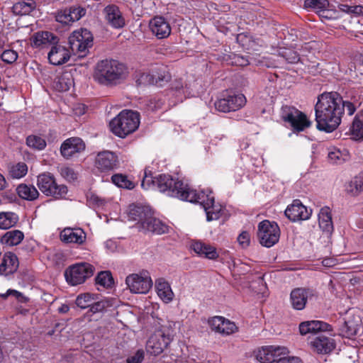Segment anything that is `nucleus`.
I'll list each match as a JSON object with an SVG mask.
<instances>
[{
    "mask_svg": "<svg viewBox=\"0 0 363 363\" xmlns=\"http://www.w3.org/2000/svg\"><path fill=\"white\" fill-rule=\"evenodd\" d=\"M36 7L35 1L23 0L13 4V12L16 15L23 16L30 14Z\"/></svg>",
    "mask_w": 363,
    "mask_h": 363,
    "instance_id": "nucleus-38",
    "label": "nucleus"
},
{
    "mask_svg": "<svg viewBox=\"0 0 363 363\" xmlns=\"http://www.w3.org/2000/svg\"><path fill=\"white\" fill-rule=\"evenodd\" d=\"M112 182L120 188L133 189L135 187V184L131 180L128 179L127 176L122 174H116L111 177Z\"/></svg>",
    "mask_w": 363,
    "mask_h": 363,
    "instance_id": "nucleus-43",
    "label": "nucleus"
},
{
    "mask_svg": "<svg viewBox=\"0 0 363 363\" xmlns=\"http://www.w3.org/2000/svg\"><path fill=\"white\" fill-rule=\"evenodd\" d=\"M141 186L144 189H157L160 192L168 196L178 198L183 201L194 199L193 191L194 189L184 184L178 179L166 174H158L153 177L152 172L147 169H145L144 177L141 182Z\"/></svg>",
    "mask_w": 363,
    "mask_h": 363,
    "instance_id": "nucleus-2",
    "label": "nucleus"
},
{
    "mask_svg": "<svg viewBox=\"0 0 363 363\" xmlns=\"http://www.w3.org/2000/svg\"><path fill=\"white\" fill-rule=\"evenodd\" d=\"M95 267L88 262H79L69 266L65 272L66 281L72 286L83 284L93 276Z\"/></svg>",
    "mask_w": 363,
    "mask_h": 363,
    "instance_id": "nucleus-8",
    "label": "nucleus"
},
{
    "mask_svg": "<svg viewBox=\"0 0 363 363\" xmlns=\"http://www.w3.org/2000/svg\"><path fill=\"white\" fill-rule=\"evenodd\" d=\"M272 357L277 363H280L281 360L289 354V350L283 346L272 345Z\"/></svg>",
    "mask_w": 363,
    "mask_h": 363,
    "instance_id": "nucleus-53",
    "label": "nucleus"
},
{
    "mask_svg": "<svg viewBox=\"0 0 363 363\" xmlns=\"http://www.w3.org/2000/svg\"><path fill=\"white\" fill-rule=\"evenodd\" d=\"M152 210L148 206L131 204L128 209V219L136 221L138 228L141 230L143 224L150 218Z\"/></svg>",
    "mask_w": 363,
    "mask_h": 363,
    "instance_id": "nucleus-22",
    "label": "nucleus"
},
{
    "mask_svg": "<svg viewBox=\"0 0 363 363\" xmlns=\"http://www.w3.org/2000/svg\"><path fill=\"white\" fill-rule=\"evenodd\" d=\"M272 345L264 346L259 349L256 354L257 359L261 363H273Z\"/></svg>",
    "mask_w": 363,
    "mask_h": 363,
    "instance_id": "nucleus-46",
    "label": "nucleus"
},
{
    "mask_svg": "<svg viewBox=\"0 0 363 363\" xmlns=\"http://www.w3.org/2000/svg\"><path fill=\"white\" fill-rule=\"evenodd\" d=\"M96 296L89 293L79 294L76 298V304L81 308H90L93 301L96 300Z\"/></svg>",
    "mask_w": 363,
    "mask_h": 363,
    "instance_id": "nucleus-49",
    "label": "nucleus"
},
{
    "mask_svg": "<svg viewBox=\"0 0 363 363\" xmlns=\"http://www.w3.org/2000/svg\"><path fill=\"white\" fill-rule=\"evenodd\" d=\"M332 326L320 320H308L300 323L299 331L302 335L318 331H331Z\"/></svg>",
    "mask_w": 363,
    "mask_h": 363,
    "instance_id": "nucleus-30",
    "label": "nucleus"
},
{
    "mask_svg": "<svg viewBox=\"0 0 363 363\" xmlns=\"http://www.w3.org/2000/svg\"><path fill=\"white\" fill-rule=\"evenodd\" d=\"M28 172V166L24 162H18L12 165L9 169V175L13 179H21Z\"/></svg>",
    "mask_w": 363,
    "mask_h": 363,
    "instance_id": "nucleus-47",
    "label": "nucleus"
},
{
    "mask_svg": "<svg viewBox=\"0 0 363 363\" xmlns=\"http://www.w3.org/2000/svg\"><path fill=\"white\" fill-rule=\"evenodd\" d=\"M317 128L326 133L334 131L340 124L343 108L337 93H324L315 106Z\"/></svg>",
    "mask_w": 363,
    "mask_h": 363,
    "instance_id": "nucleus-1",
    "label": "nucleus"
},
{
    "mask_svg": "<svg viewBox=\"0 0 363 363\" xmlns=\"http://www.w3.org/2000/svg\"><path fill=\"white\" fill-rule=\"evenodd\" d=\"M312 350L318 354H328L335 347V340L323 334H318L309 342Z\"/></svg>",
    "mask_w": 363,
    "mask_h": 363,
    "instance_id": "nucleus-21",
    "label": "nucleus"
},
{
    "mask_svg": "<svg viewBox=\"0 0 363 363\" xmlns=\"http://www.w3.org/2000/svg\"><path fill=\"white\" fill-rule=\"evenodd\" d=\"M257 236L262 246L271 247L279 240V227L275 222L264 220L258 225Z\"/></svg>",
    "mask_w": 363,
    "mask_h": 363,
    "instance_id": "nucleus-13",
    "label": "nucleus"
},
{
    "mask_svg": "<svg viewBox=\"0 0 363 363\" xmlns=\"http://www.w3.org/2000/svg\"><path fill=\"white\" fill-rule=\"evenodd\" d=\"M319 227L327 235H331L334 227L332 220L330 208L328 206L323 207L318 213Z\"/></svg>",
    "mask_w": 363,
    "mask_h": 363,
    "instance_id": "nucleus-33",
    "label": "nucleus"
},
{
    "mask_svg": "<svg viewBox=\"0 0 363 363\" xmlns=\"http://www.w3.org/2000/svg\"><path fill=\"white\" fill-rule=\"evenodd\" d=\"M280 363H302V361L299 357L286 355L285 358L281 359Z\"/></svg>",
    "mask_w": 363,
    "mask_h": 363,
    "instance_id": "nucleus-63",
    "label": "nucleus"
},
{
    "mask_svg": "<svg viewBox=\"0 0 363 363\" xmlns=\"http://www.w3.org/2000/svg\"><path fill=\"white\" fill-rule=\"evenodd\" d=\"M211 329L223 335H229L238 330L235 323L222 316H215L208 320Z\"/></svg>",
    "mask_w": 363,
    "mask_h": 363,
    "instance_id": "nucleus-20",
    "label": "nucleus"
},
{
    "mask_svg": "<svg viewBox=\"0 0 363 363\" xmlns=\"http://www.w3.org/2000/svg\"><path fill=\"white\" fill-rule=\"evenodd\" d=\"M319 16L320 18L328 20H335L340 18V12L330 9V6L328 8L324 9Z\"/></svg>",
    "mask_w": 363,
    "mask_h": 363,
    "instance_id": "nucleus-56",
    "label": "nucleus"
},
{
    "mask_svg": "<svg viewBox=\"0 0 363 363\" xmlns=\"http://www.w3.org/2000/svg\"><path fill=\"white\" fill-rule=\"evenodd\" d=\"M103 16L107 25L114 29H121L125 26V20L119 7L109 4L103 9Z\"/></svg>",
    "mask_w": 363,
    "mask_h": 363,
    "instance_id": "nucleus-16",
    "label": "nucleus"
},
{
    "mask_svg": "<svg viewBox=\"0 0 363 363\" xmlns=\"http://www.w3.org/2000/svg\"><path fill=\"white\" fill-rule=\"evenodd\" d=\"M128 74V68L124 63L117 60L105 59L96 65L93 78L101 85L115 86L123 83Z\"/></svg>",
    "mask_w": 363,
    "mask_h": 363,
    "instance_id": "nucleus-3",
    "label": "nucleus"
},
{
    "mask_svg": "<svg viewBox=\"0 0 363 363\" xmlns=\"http://www.w3.org/2000/svg\"><path fill=\"white\" fill-rule=\"evenodd\" d=\"M149 28L152 33L157 39L168 38L172 31L169 23L163 16H155L149 23Z\"/></svg>",
    "mask_w": 363,
    "mask_h": 363,
    "instance_id": "nucleus-19",
    "label": "nucleus"
},
{
    "mask_svg": "<svg viewBox=\"0 0 363 363\" xmlns=\"http://www.w3.org/2000/svg\"><path fill=\"white\" fill-rule=\"evenodd\" d=\"M18 195L23 199L33 201L39 196V192L33 185L21 184L16 189Z\"/></svg>",
    "mask_w": 363,
    "mask_h": 363,
    "instance_id": "nucleus-37",
    "label": "nucleus"
},
{
    "mask_svg": "<svg viewBox=\"0 0 363 363\" xmlns=\"http://www.w3.org/2000/svg\"><path fill=\"white\" fill-rule=\"evenodd\" d=\"M48 60L54 65H60L67 62L70 57L69 50L60 45H55L48 52Z\"/></svg>",
    "mask_w": 363,
    "mask_h": 363,
    "instance_id": "nucleus-26",
    "label": "nucleus"
},
{
    "mask_svg": "<svg viewBox=\"0 0 363 363\" xmlns=\"http://www.w3.org/2000/svg\"><path fill=\"white\" fill-rule=\"evenodd\" d=\"M18 53L13 50H5L1 55V59L7 64H12L18 59Z\"/></svg>",
    "mask_w": 363,
    "mask_h": 363,
    "instance_id": "nucleus-54",
    "label": "nucleus"
},
{
    "mask_svg": "<svg viewBox=\"0 0 363 363\" xmlns=\"http://www.w3.org/2000/svg\"><path fill=\"white\" fill-rule=\"evenodd\" d=\"M117 155L111 151L100 152L95 158V167L101 172H110L118 169Z\"/></svg>",
    "mask_w": 363,
    "mask_h": 363,
    "instance_id": "nucleus-15",
    "label": "nucleus"
},
{
    "mask_svg": "<svg viewBox=\"0 0 363 363\" xmlns=\"http://www.w3.org/2000/svg\"><path fill=\"white\" fill-rule=\"evenodd\" d=\"M86 13V9L80 6H72L69 9H62L57 12L55 20L62 25L68 26L79 21Z\"/></svg>",
    "mask_w": 363,
    "mask_h": 363,
    "instance_id": "nucleus-18",
    "label": "nucleus"
},
{
    "mask_svg": "<svg viewBox=\"0 0 363 363\" xmlns=\"http://www.w3.org/2000/svg\"><path fill=\"white\" fill-rule=\"evenodd\" d=\"M18 220V216L13 212H0V229H9L15 226Z\"/></svg>",
    "mask_w": 363,
    "mask_h": 363,
    "instance_id": "nucleus-39",
    "label": "nucleus"
},
{
    "mask_svg": "<svg viewBox=\"0 0 363 363\" xmlns=\"http://www.w3.org/2000/svg\"><path fill=\"white\" fill-rule=\"evenodd\" d=\"M151 67L145 72H138L135 76V83L138 86L153 85Z\"/></svg>",
    "mask_w": 363,
    "mask_h": 363,
    "instance_id": "nucleus-44",
    "label": "nucleus"
},
{
    "mask_svg": "<svg viewBox=\"0 0 363 363\" xmlns=\"http://www.w3.org/2000/svg\"><path fill=\"white\" fill-rule=\"evenodd\" d=\"M139 125V113L130 110L122 111L109 123L111 132L122 138L135 132Z\"/></svg>",
    "mask_w": 363,
    "mask_h": 363,
    "instance_id": "nucleus-5",
    "label": "nucleus"
},
{
    "mask_svg": "<svg viewBox=\"0 0 363 363\" xmlns=\"http://www.w3.org/2000/svg\"><path fill=\"white\" fill-rule=\"evenodd\" d=\"M279 55L290 64H295L301 61V57L297 52L291 49H284L279 52Z\"/></svg>",
    "mask_w": 363,
    "mask_h": 363,
    "instance_id": "nucleus-52",
    "label": "nucleus"
},
{
    "mask_svg": "<svg viewBox=\"0 0 363 363\" xmlns=\"http://www.w3.org/2000/svg\"><path fill=\"white\" fill-rule=\"evenodd\" d=\"M339 334L347 338L357 335L362 328V320L356 310L350 308L338 319Z\"/></svg>",
    "mask_w": 363,
    "mask_h": 363,
    "instance_id": "nucleus-7",
    "label": "nucleus"
},
{
    "mask_svg": "<svg viewBox=\"0 0 363 363\" xmlns=\"http://www.w3.org/2000/svg\"><path fill=\"white\" fill-rule=\"evenodd\" d=\"M151 72L153 74V85L162 86L171 79L167 68L163 65H155L151 67Z\"/></svg>",
    "mask_w": 363,
    "mask_h": 363,
    "instance_id": "nucleus-32",
    "label": "nucleus"
},
{
    "mask_svg": "<svg viewBox=\"0 0 363 363\" xmlns=\"http://www.w3.org/2000/svg\"><path fill=\"white\" fill-rule=\"evenodd\" d=\"M351 13L357 16H363V6H352Z\"/></svg>",
    "mask_w": 363,
    "mask_h": 363,
    "instance_id": "nucleus-64",
    "label": "nucleus"
},
{
    "mask_svg": "<svg viewBox=\"0 0 363 363\" xmlns=\"http://www.w3.org/2000/svg\"><path fill=\"white\" fill-rule=\"evenodd\" d=\"M193 192L194 193L192 195L194 197V199H188L187 201L199 203L206 212L208 221L218 220L221 216L223 208L220 203L215 202V198L211 189H194Z\"/></svg>",
    "mask_w": 363,
    "mask_h": 363,
    "instance_id": "nucleus-6",
    "label": "nucleus"
},
{
    "mask_svg": "<svg viewBox=\"0 0 363 363\" xmlns=\"http://www.w3.org/2000/svg\"><path fill=\"white\" fill-rule=\"evenodd\" d=\"M18 267L17 256L12 252H6L0 264V274L8 276L13 274Z\"/></svg>",
    "mask_w": 363,
    "mask_h": 363,
    "instance_id": "nucleus-27",
    "label": "nucleus"
},
{
    "mask_svg": "<svg viewBox=\"0 0 363 363\" xmlns=\"http://www.w3.org/2000/svg\"><path fill=\"white\" fill-rule=\"evenodd\" d=\"M96 284L103 288H110L113 284V279L109 271L100 272L95 278Z\"/></svg>",
    "mask_w": 363,
    "mask_h": 363,
    "instance_id": "nucleus-42",
    "label": "nucleus"
},
{
    "mask_svg": "<svg viewBox=\"0 0 363 363\" xmlns=\"http://www.w3.org/2000/svg\"><path fill=\"white\" fill-rule=\"evenodd\" d=\"M9 296L16 297V298L18 301H21L24 298L22 293L15 289H8L6 293L0 294V296L4 298H6Z\"/></svg>",
    "mask_w": 363,
    "mask_h": 363,
    "instance_id": "nucleus-60",
    "label": "nucleus"
},
{
    "mask_svg": "<svg viewBox=\"0 0 363 363\" xmlns=\"http://www.w3.org/2000/svg\"><path fill=\"white\" fill-rule=\"evenodd\" d=\"M176 322L168 321L157 329L147 341V352L154 356L162 353L174 338L176 333Z\"/></svg>",
    "mask_w": 363,
    "mask_h": 363,
    "instance_id": "nucleus-4",
    "label": "nucleus"
},
{
    "mask_svg": "<svg viewBox=\"0 0 363 363\" xmlns=\"http://www.w3.org/2000/svg\"><path fill=\"white\" fill-rule=\"evenodd\" d=\"M108 306H109V303L106 300H100L98 301H96L94 300V301H93L92 304L91 305V306L89 308V311L93 313H96L102 312Z\"/></svg>",
    "mask_w": 363,
    "mask_h": 363,
    "instance_id": "nucleus-55",
    "label": "nucleus"
},
{
    "mask_svg": "<svg viewBox=\"0 0 363 363\" xmlns=\"http://www.w3.org/2000/svg\"><path fill=\"white\" fill-rule=\"evenodd\" d=\"M56 43L57 37L48 31L37 32L31 38V45L34 47L46 46Z\"/></svg>",
    "mask_w": 363,
    "mask_h": 363,
    "instance_id": "nucleus-35",
    "label": "nucleus"
},
{
    "mask_svg": "<svg viewBox=\"0 0 363 363\" xmlns=\"http://www.w3.org/2000/svg\"><path fill=\"white\" fill-rule=\"evenodd\" d=\"M328 160L334 164H341L349 159V154L346 150L341 151L335 147H330L328 150Z\"/></svg>",
    "mask_w": 363,
    "mask_h": 363,
    "instance_id": "nucleus-40",
    "label": "nucleus"
},
{
    "mask_svg": "<svg viewBox=\"0 0 363 363\" xmlns=\"http://www.w3.org/2000/svg\"><path fill=\"white\" fill-rule=\"evenodd\" d=\"M234 63L238 66L244 67L249 64V61L246 57L243 56L235 55Z\"/></svg>",
    "mask_w": 363,
    "mask_h": 363,
    "instance_id": "nucleus-61",
    "label": "nucleus"
},
{
    "mask_svg": "<svg viewBox=\"0 0 363 363\" xmlns=\"http://www.w3.org/2000/svg\"><path fill=\"white\" fill-rule=\"evenodd\" d=\"M69 44L73 52L83 57L93 45V35L86 28L75 30L69 37Z\"/></svg>",
    "mask_w": 363,
    "mask_h": 363,
    "instance_id": "nucleus-10",
    "label": "nucleus"
},
{
    "mask_svg": "<svg viewBox=\"0 0 363 363\" xmlns=\"http://www.w3.org/2000/svg\"><path fill=\"white\" fill-rule=\"evenodd\" d=\"M281 117L283 121L291 125L294 131L296 132L303 131L311 124L305 113L293 106H282Z\"/></svg>",
    "mask_w": 363,
    "mask_h": 363,
    "instance_id": "nucleus-11",
    "label": "nucleus"
},
{
    "mask_svg": "<svg viewBox=\"0 0 363 363\" xmlns=\"http://www.w3.org/2000/svg\"><path fill=\"white\" fill-rule=\"evenodd\" d=\"M347 191L353 195L363 191V174L356 176L350 183Z\"/></svg>",
    "mask_w": 363,
    "mask_h": 363,
    "instance_id": "nucleus-50",
    "label": "nucleus"
},
{
    "mask_svg": "<svg viewBox=\"0 0 363 363\" xmlns=\"http://www.w3.org/2000/svg\"><path fill=\"white\" fill-rule=\"evenodd\" d=\"M238 242L242 248H247L250 243V235L247 231H242L238 236Z\"/></svg>",
    "mask_w": 363,
    "mask_h": 363,
    "instance_id": "nucleus-59",
    "label": "nucleus"
},
{
    "mask_svg": "<svg viewBox=\"0 0 363 363\" xmlns=\"http://www.w3.org/2000/svg\"><path fill=\"white\" fill-rule=\"evenodd\" d=\"M339 99L341 106L343 108V112L345 111L349 116H352L360 105L359 97L357 96H352L350 100Z\"/></svg>",
    "mask_w": 363,
    "mask_h": 363,
    "instance_id": "nucleus-41",
    "label": "nucleus"
},
{
    "mask_svg": "<svg viewBox=\"0 0 363 363\" xmlns=\"http://www.w3.org/2000/svg\"><path fill=\"white\" fill-rule=\"evenodd\" d=\"M125 284L131 293L143 294L148 293L153 284L150 274L146 270L128 275Z\"/></svg>",
    "mask_w": 363,
    "mask_h": 363,
    "instance_id": "nucleus-14",
    "label": "nucleus"
},
{
    "mask_svg": "<svg viewBox=\"0 0 363 363\" xmlns=\"http://www.w3.org/2000/svg\"><path fill=\"white\" fill-rule=\"evenodd\" d=\"M26 144L28 147L38 150H42L46 147L45 139L35 135L28 136L26 138Z\"/></svg>",
    "mask_w": 363,
    "mask_h": 363,
    "instance_id": "nucleus-48",
    "label": "nucleus"
},
{
    "mask_svg": "<svg viewBox=\"0 0 363 363\" xmlns=\"http://www.w3.org/2000/svg\"><path fill=\"white\" fill-rule=\"evenodd\" d=\"M61 175L67 181H74L77 179V174L72 168L68 167H62L60 169Z\"/></svg>",
    "mask_w": 363,
    "mask_h": 363,
    "instance_id": "nucleus-58",
    "label": "nucleus"
},
{
    "mask_svg": "<svg viewBox=\"0 0 363 363\" xmlns=\"http://www.w3.org/2000/svg\"><path fill=\"white\" fill-rule=\"evenodd\" d=\"M60 239L65 243L80 245L85 241L86 233L80 228H66L60 233Z\"/></svg>",
    "mask_w": 363,
    "mask_h": 363,
    "instance_id": "nucleus-25",
    "label": "nucleus"
},
{
    "mask_svg": "<svg viewBox=\"0 0 363 363\" xmlns=\"http://www.w3.org/2000/svg\"><path fill=\"white\" fill-rule=\"evenodd\" d=\"M37 185L45 195L55 199H62L67 194V187L63 184H57L50 173H43L38 175Z\"/></svg>",
    "mask_w": 363,
    "mask_h": 363,
    "instance_id": "nucleus-9",
    "label": "nucleus"
},
{
    "mask_svg": "<svg viewBox=\"0 0 363 363\" xmlns=\"http://www.w3.org/2000/svg\"><path fill=\"white\" fill-rule=\"evenodd\" d=\"M85 144L79 138H70L65 140L61 147L60 152L62 155L65 158H69L75 154L84 151Z\"/></svg>",
    "mask_w": 363,
    "mask_h": 363,
    "instance_id": "nucleus-24",
    "label": "nucleus"
},
{
    "mask_svg": "<svg viewBox=\"0 0 363 363\" xmlns=\"http://www.w3.org/2000/svg\"><path fill=\"white\" fill-rule=\"evenodd\" d=\"M312 213V210L302 204L299 200H294L285 210L286 216L291 221L308 220Z\"/></svg>",
    "mask_w": 363,
    "mask_h": 363,
    "instance_id": "nucleus-17",
    "label": "nucleus"
},
{
    "mask_svg": "<svg viewBox=\"0 0 363 363\" xmlns=\"http://www.w3.org/2000/svg\"><path fill=\"white\" fill-rule=\"evenodd\" d=\"M73 84L74 81L72 74L66 72L55 78L53 87L58 91L64 92L68 91Z\"/></svg>",
    "mask_w": 363,
    "mask_h": 363,
    "instance_id": "nucleus-36",
    "label": "nucleus"
},
{
    "mask_svg": "<svg viewBox=\"0 0 363 363\" xmlns=\"http://www.w3.org/2000/svg\"><path fill=\"white\" fill-rule=\"evenodd\" d=\"M145 357V352L143 350H138L133 355L129 356L127 359V363H142Z\"/></svg>",
    "mask_w": 363,
    "mask_h": 363,
    "instance_id": "nucleus-57",
    "label": "nucleus"
},
{
    "mask_svg": "<svg viewBox=\"0 0 363 363\" xmlns=\"http://www.w3.org/2000/svg\"><path fill=\"white\" fill-rule=\"evenodd\" d=\"M191 249L199 256L209 259H216L218 257V253L215 247L201 241L193 242L191 245Z\"/></svg>",
    "mask_w": 363,
    "mask_h": 363,
    "instance_id": "nucleus-31",
    "label": "nucleus"
},
{
    "mask_svg": "<svg viewBox=\"0 0 363 363\" xmlns=\"http://www.w3.org/2000/svg\"><path fill=\"white\" fill-rule=\"evenodd\" d=\"M315 295L314 291L311 289L297 288L290 294L291 303L295 310H303L308 298Z\"/></svg>",
    "mask_w": 363,
    "mask_h": 363,
    "instance_id": "nucleus-23",
    "label": "nucleus"
},
{
    "mask_svg": "<svg viewBox=\"0 0 363 363\" xmlns=\"http://www.w3.org/2000/svg\"><path fill=\"white\" fill-rule=\"evenodd\" d=\"M141 230L161 235L168 233L169 226L161 220L155 218L152 211L150 213V218H147L145 224H143V228Z\"/></svg>",
    "mask_w": 363,
    "mask_h": 363,
    "instance_id": "nucleus-28",
    "label": "nucleus"
},
{
    "mask_svg": "<svg viewBox=\"0 0 363 363\" xmlns=\"http://www.w3.org/2000/svg\"><path fill=\"white\" fill-rule=\"evenodd\" d=\"M24 239V233L20 230H11L4 233L0 238V242L5 247L19 245Z\"/></svg>",
    "mask_w": 363,
    "mask_h": 363,
    "instance_id": "nucleus-34",
    "label": "nucleus"
},
{
    "mask_svg": "<svg viewBox=\"0 0 363 363\" xmlns=\"http://www.w3.org/2000/svg\"><path fill=\"white\" fill-rule=\"evenodd\" d=\"M351 134L355 140H363V123L355 116L351 128Z\"/></svg>",
    "mask_w": 363,
    "mask_h": 363,
    "instance_id": "nucleus-51",
    "label": "nucleus"
},
{
    "mask_svg": "<svg viewBox=\"0 0 363 363\" xmlns=\"http://www.w3.org/2000/svg\"><path fill=\"white\" fill-rule=\"evenodd\" d=\"M246 101L244 94L226 91L215 102L214 106L217 111L228 113L240 110L245 105Z\"/></svg>",
    "mask_w": 363,
    "mask_h": 363,
    "instance_id": "nucleus-12",
    "label": "nucleus"
},
{
    "mask_svg": "<svg viewBox=\"0 0 363 363\" xmlns=\"http://www.w3.org/2000/svg\"><path fill=\"white\" fill-rule=\"evenodd\" d=\"M155 289L159 298L165 303L172 302L174 294L170 284L164 278H159L155 281Z\"/></svg>",
    "mask_w": 363,
    "mask_h": 363,
    "instance_id": "nucleus-29",
    "label": "nucleus"
},
{
    "mask_svg": "<svg viewBox=\"0 0 363 363\" xmlns=\"http://www.w3.org/2000/svg\"><path fill=\"white\" fill-rule=\"evenodd\" d=\"M89 201L91 203L96 205L97 206H101L104 204V199H102L99 198L98 196L94 195V194H92L89 196Z\"/></svg>",
    "mask_w": 363,
    "mask_h": 363,
    "instance_id": "nucleus-62",
    "label": "nucleus"
},
{
    "mask_svg": "<svg viewBox=\"0 0 363 363\" xmlns=\"http://www.w3.org/2000/svg\"><path fill=\"white\" fill-rule=\"evenodd\" d=\"M330 6L328 0H305L304 7L311 9L316 11L318 15L324 9L328 8Z\"/></svg>",
    "mask_w": 363,
    "mask_h": 363,
    "instance_id": "nucleus-45",
    "label": "nucleus"
}]
</instances>
